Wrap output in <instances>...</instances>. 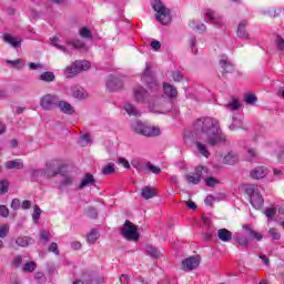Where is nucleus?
<instances>
[{
	"label": "nucleus",
	"mask_w": 284,
	"mask_h": 284,
	"mask_svg": "<svg viewBox=\"0 0 284 284\" xmlns=\"http://www.w3.org/2000/svg\"><path fill=\"white\" fill-rule=\"evenodd\" d=\"M194 131L200 134V139L211 148L225 143V138L221 132L219 120L213 118H200L193 124Z\"/></svg>",
	"instance_id": "obj_1"
},
{
	"label": "nucleus",
	"mask_w": 284,
	"mask_h": 284,
	"mask_svg": "<svg viewBox=\"0 0 284 284\" xmlns=\"http://www.w3.org/2000/svg\"><path fill=\"white\" fill-rule=\"evenodd\" d=\"M243 230H245L246 235L243 233H235L233 235V241L237 243L241 247H250V240L255 239V241H263V234L254 231L250 224H244Z\"/></svg>",
	"instance_id": "obj_2"
},
{
	"label": "nucleus",
	"mask_w": 284,
	"mask_h": 284,
	"mask_svg": "<svg viewBox=\"0 0 284 284\" xmlns=\"http://www.w3.org/2000/svg\"><path fill=\"white\" fill-rule=\"evenodd\" d=\"M131 131L134 134L148 138L159 136L161 134V129H159V126L149 125L141 120H134L131 122Z\"/></svg>",
	"instance_id": "obj_3"
},
{
	"label": "nucleus",
	"mask_w": 284,
	"mask_h": 284,
	"mask_svg": "<svg viewBox=\"0 0 284 284\" xmlns=\"http://www.w3.org/2000/svg\"><path fill=\"white\" fill-rule=\"evenodd\" d=\"M151 6L155 13V20L161 23V26H169L172 23V14L170 10L161 0H152Z\"/></svg>",
	"instance_id": "obj_4"
},
{
	"label": "nucleus",
	"mask_w": 284,
	"mask_h": 284,
	"mask_svg": "<svg viewBox=\"0 0 284 284\" xmlns=\"http://www.w3.org/2000/svg\"><path fill=\"white\" fill-rule=\"evenodd\" d=\"M258 186L257 185H248L245 189V192L247 196H250V203L255 210H261L263 207V203H265V200H263V195L258 193Z\"/></svg>",
	"instance_id": "obj_5"
},
{
	"label": "nucleus",
	"mask_w": 284,
	"mask_h": 284,
	"mask_svg": "<svg viewBox=\"0 0 284 284\" xmlns=\"http://www.w3.org/2000/svg\"><path fill=\"white\" fill-rule=\"evenodd\" d=\"M89 61L75 60L73 63L65 68L64 75L69 79H72V77H77V74H80V72H83V70H89Z\"/></svg>",
	"instance_id": "obj_6"
},
{
	"label": "nucleus",
	"mask_w": 284,
	"mask_h": 284,
	"mask_svg": "<svg viewBox=\"0 0 284 284\" xmlns=\"http://www.w3.org/2000/svg\"><path fill=\"white\" fill-rule=\"evenodd\" d=\"M120 232L126 241H139V239H141L136 226L129 220L124 222Z\"/></svg>",
	"instance_id": "obj_7"
},
{
	"label": "nucleus",
	"mask_w": 284,
	"mask_h": 284,
	"mask_svg": "<svg viewBox=\"0 0 284 284\" xmlns=\"http://www.w3.org/2000/svg\"><path fill=\"white\" fill-rule=\"evenodd\" d=\"M209 172L210 169L206 166H197L195 172L185 175V181L189 184L199 185V183H201V179H204L205 174H209Z\"/></svg>",
	"instance_id": "obj_8"
},
{
	"label": "nucleus",
	"mask_w": 284,
	"mask_h": 284,
	"mask_svg": "<svg viewBox=\"0 0 284 284\" xmlns=\"http://www.w3.org/2000/svg\"><path fill=\"white\" fill-rule=\"evenodd\" d=\"M60 101L59 95L48 93L40 99V108L47 111L54 110V108H59Z\"/></svg>",
	"instance_id": "obj_9"
},
{
	"label": "nucleus",
	"mask_w": 284,
	"mask_h": 284,
	"mask_svg": "<svg viewBox=\"0 0 284 284\" xmlns=\"http://www.w3.org/2000/svg\"><path fill=\"white\" fill-rule=\"evenodd\" d=\"M142 83H145L151 90H156L159 88V83L156 82V78H154V73L150 70V62L145 63V69L142 72L141 77Z\"/></svg>",
	"instance_id": "obj_10"
},
{
	"label": "nucleus",
	"mask_w": 284,
	"mask_h": 284,
	"mask_svg": "<svg viewBox=\"0 0 284 284\" xmlns=\"http://www.w3.org/2000/svg\"><path fill=\"white\" fill-rule=\"evenodd\" d=\"M133 97L136 103H148L150 110H152V102L150 101V94L145 88L138 85L133 89Z\"/></svg>",
	"instance_id": "obj_11"
},
{
	"label": "nucleus",
	"mask_w": 284,
	"mask_h": 284,
	"mask_svg": "<svg viewBox=\"0 0 284 284\" xmlns=\"http://www.w3.org/2000/svg\"><path fill=\"white\" fill-rule=\"evenodd\" d=\"M201 265V256H190L182 261V270L184 272H192Z\"/></svg>",
	"instance_id": "obj_12"
},
{
	"label": "nucleus",
	"mask_w": 284,
	"mask_h": 284,
	"mask_svg": "<svg viewBox=\"0 0 284 284\" xmlns=\"http://www.w3.org/2000/svg\"><path fill=\"white\" fill-rule=\"evenodd\" d=\"M204 17L207 19V23H212L213 26H216V28H221L223 26V18L219 12L207 9L204 13Z\"/></svg>",
	"instance_id": "obj_13"
},
{
	"label": "nucleus",
	"mask_w": 284,
	"mask_h": 284,
	"mask_svg": "<svg viewBox=\"0 0 284 284\" xmlns=\"http://www.w3.org/2000/svg\"><path fill=\"white\" fill-rule=\"evenodd\" d=\"M123 88V81L114 75H109L106 79V89L109 92H116Z\"/></svg>",
	"instance_id": "obj_14"
},
{
	"label": "nucleus",
	"mask_w": 284,
	"mask_h": 284,
	"mask_svg": "<svg viewBox=\"0 0 284 284\" xmlns=\"http://www.w3.org/2000/svg\"><path fill=\"white\" fill-rule=\"evenodd\" d=\"M220 67L222 68L223 74H231V72H234V64H232L230 58L225 54H222L220 58Z\"/></svg>",
	"instance_id": "obj_15"
},
{
	"label": "nucleus",
	"mask_w": 284,
	"mask_h": 284,
	"mask_svg": "<svg viewBox=\"0 0 284 284\" xmlns=\"http://www.w3.org/2000/svg\"><path fill=\"white\" fill-rule=\"evenodd\" d=\"M152 112L158 114H168L170 112H178L176 108H174V102L172 101H163L162 106L159 110H154V106L151 109Z\"/></svg>",
	"instance_id": "obj_16"
},
{
	"label": "nucleus",
	"mask_w": 284,
	"mask_h": 284,
	"mask_svg": "<svg viewBox=\"0 0 284 284\" xmlns=\"http://www.w3.org/2000/svg\"><path fill=\"white\" fill-rule=\"evenodd\" d=\"M71 94L73 99H79V101H85L89 97L88 91H85L81 85L71 87Z\"/></svg>",
	"instance_id": "obj_17"
},
{
	"label": "nucleus",
	"mask_w": 284,
	"mask_h": 284,
	"mask_svg": "<svg viewBox=\"0 0 284 284\" xmlns=\"http://www.w3.org/2000/svg\"><path fill=\"white\" fill-rule=\"evenodd\" d=\"M163 93L168 99H176L179 97V91L168 82L163 83Z\"/></svg>",
	"instance_id": "obj_18"
},
{
	"label": "nucleus",
	"mask_w": 284,
	"mask_h": 284,
	"mask_svg": "<svg viewBox=\"0 0 284 284\" xmlns=\"http://www.w3.org/2000/svg\"><path fill=\"white\" fill-rule=\"evenodd\" d=\"M88 185H94L97 187V180H94V175L92 173H87L81 183L79 184V190H83V187H88Z\"/></svg>",
	"instance_id": "obj_19"
},
{
	"label": "nucleus",
	"mask_w": 284,
	"mask_h": 284,
	"mask_svg": "<svg viewBox=\"0 0 284 284\" xmlns=\"http://www.w3.org/2000/svg\"><path fill=\"white\" fill-rule=\"evenodd\" d=\"M58 108L63 114H74V106H72V104H70L68 101L60 100V102L58 103Z\"/></svg>",
	"instance_id": "obj_20"
},
{
	"label": "nucleus",
	"mask_w": 284,
	"mask_h": 284,
	"mask_svg": "<svg viewBox=\"0 0 284 284\" xmlns=\"http://www.w3.org/2000/svg\"><path fill=\"white\" fill-rule=\"evenodd\" d=\"M250 175L251 179H265V176H267V168L257 166L251 171Z\"/></svg>",
	"instance_id": "obj_21"
},
{
	"label": "nucleus",
	"mask_w": 284,
	"mask_h": 284,
	"mask_svg": "<svg viewBox=\"0 0 284 284\" xmlns=\"http://www.w3.org/2000/svg\"><path fill=\"white\" fill-rule=\"evenodd\" d=\"M158 195L156 189L152 186H144L141 191L142 199H145V201H150V199H154V196Z\"/></svg>",
	"instance_id": "obj_22"
},
{
	"label": "nucleus",
	"mask_w": 284,
	"mask_h": 284,
	"mask_svg": "<svg viewBox=\"0 0 284 284\" xmlns=\"http://www.w3.org/2000/svg\"><path fill=\"white\" fill-rule=\"evenodd\" d=\"M3 41L4 43L11 45V48H21V40H18L14 36L10 33L3 34Z\"/></svg>",
	"instance_id": "obj_23"
},
{
	"label": "nucleus",
	"mask_w": 284,
	"mask_h": 284,
	"mask_svg": "<svg viewBox=\"0 0 284 284\" xmlns=\"http://www.w3.org/2000/svg\"><path fill=\"white\" fill-rule=\"evenodd\" d=\"M217 239L222 241L223 243H230V241L233 239L232 232L227 229H220L217 231Z\"/></svg>",
	"instance_id": "obj_24"
},
{
	"label": "nucleus",
	"mask_w": 284,
	"mask_h": 284,
	"mask_svg": "<svg viewBox=\"0 0 284 284\" xmlns=\"http://www.w3.org/2000/svg\"><path fill=\"white\" fill-rule=\"evenodd\" d=\"M229 128H230V130H247V128H245V123H243V119L241 116H233L232 123Z\"/></svg>",
	"instance_id": "obj_25"
},
{
	"label": "nucleus",
	"mask_w": 284,
	"mask_h": 284,
	"mask_svg": "<svg viewBox=\"0 0 284 284\" xmlns=\"http://www.w3.org/2000/svg\"><path fill=\"white\" fill-rule=\"evenodd\" d=\"M245 28H247V20H243L239 23L237 37L240 39H250V34H247V31L245 30Z\"/></svg>",
	"instance_id": "obj_26"
},
{
	"label": "nucleus",
	"mask_w": 284,
	"mask_h": 284,
	"mask_svg": "<svg viewBox=\"0 0 284 284\" xmlns=\"http://www.w3.org/2000/svg\"><path fill=\"white\" fill-rule=\"evenodd\" d=\"M223 163H225V165H236V163H239V154L235 152H229L224 156Z\"/></svg>",
	"instance_id": "obj_27"
},
{
	"label": "nucleus",
	"mask_w": 284,
	"mask_h": 284,
	"mask_svg": "<svg viewBox=\"0 0 284 284\" xmlns=\"http://www.w3.org/2000/svg\"><path fill=\"white\" fill-rule=\"evenodd\" d=\"M67 45H72L74 48V50H83L85 48V42H83V40L81 39H70L68 38L65 40Z\"/></svg>",
	"instance_id": "obj_28"
},
{
	"label": "nucleus",
	"mask_w": 284,
	"mask_h": 284,
	"mask_svg": "<svg viewBox=\"0 0 284 284\" xmlns=\"http://www.w3.org/2000/svg\"><path fill=\"white\" fill-rule=\"evenodd\" d=\"M195 148L202 156H204L205 159H210V150H207L206 144H203V142H201V141H196Z\"/></svg>",
	"instance_id": "obj_29"
},
{
	"label": "nucleus",
	"mask_w": 284,
	"mask_h": 284,
	"mask_svg": "<svg viewBox=\"0 0 284 284\" xmlns=\"http://www.w3.org/2000/svg\"><path fill=\"white\" fill-rule=\"evenodd\" d=\"M4 166L7 170H23V162L21 160H12L6 162Z\"/></svg>",
	"instance_id": "obj_30"
},
{
	"label": "nucleus",
	"mask_w": 284,
	"mask_h": 284,
	"mask_svg": "<svg viewBox=\"0 0 284 284\" xmlns=\"http://www.w3.org/2000/svg\"><path fill=\"white\" fill-rule=\"evenodd\" d=\"M124 110L129 116H141V111H139V109L133 104H125Z\"/></svg>",
	"instance_id": "obj_31"
},
{
	"label": "nucleus",
	"mask_w": 284,
	"mask_h": 284,
	"mask_svg": "<svg viewBox=\"0 0 284 284\" xmlns=\"http://www.w3.org/2000/svg\"><path fill=\"white\" fill-rule=\"evenodd\" d=\"M189 26L192 28V30H196L197 32H205V30H207V27H205L204 23L196 20L190 21Z\"/></svg>",
	"instance_id": "obj_32"
},
{
	"label": "nucleus",
	"mask_w": 284,
	"mask_h": 284,
	"mask_svg": "<svg viewBox=\"0 0 284 284\" xmlns=\"http://www.w3.org/2000/svg\"><path fill=\"white\" fill-rule=\"evenodd\" d=\"M54 79H57V77L52 71H47L39 75V80L44 81V83H52Z\"/></svg>",
	"instance_id": "obj_33"
},
{
	"label": "nucleus",
	"mask_w": 284,
	"mask_h": 284,
	"mask_svg": "<svg viewBox=\"0 0 284 284\" xmlns=\"http://www.w3.org/2000/svg\"><path fill=\"white\" fill-rule=\"evenodd\" d=\"M57 174H61V168H59L57 171H54L50 168V164L47 165V169L41 172V176H48V179H52V178L57 176Z\"/></svg>",
	"instance_id": "obj_34"
},
{
	"label": "nucleus",
	"mask_w": 284,
	"mask_h": 284,
	"mask_svg": "<svg viewBox=\"0 0 284 284\" xmlns=\"http://www.w3.org/2000/svg\"><path fill=\"white\" fill-rule=\"evenodd\" d=\"M60 42L61 40H59V38H51V45H53V48H57L58 50H61V52H63L64 54H68L70 51L68 50V48H65V45L60 44Z\"/></svg>",
	"instance_id": "obj_35"
},
{
	"label": "nucleus",
	"mask_w": 284,
	"mask_h": 284,
	"mask_svg": "<svg viewBox=\"0 0 284 284\" xmlns=\"http://www.w3.org/2000/svg\"><path fill=\"white\" fill-rule=\"evenodd\" d=\"M132 168L136 169V172H141L143 174H146V164L139 160H132L131 161Z\"/></svg>",
	"instance_id": "obj_36"
},
{
	"label": "nucleus",
	"mask_w": 284,
	"mask_h": 284,
	"mask_svg": "<svg viewBox=\"0 0 284 284\" xmlns=\"http://www.w3.org/2000/svg\"><path fill=\"white\" fill-rule=\"evenodd\" d=\"M145 251L146 254H149V256H152L153 258H160L161 256V251L152 245H148Z\"/></svg>",
	"instance_id": "obj_37"
},
{
	"label": "nucleus",
	"mask_w": 284,
	"mask_h": 284,
	"mask_svg": "<svg viewBox=\"0 0 284 284\" xmlns=\"http://www.w3.org/2000/svg\"><path fill=\"white\" fill-rule=\"evenodd\" d=\"M8 65H11L12 68H16L17 70H21L26 65V62L21 59L17 60H7Z\"/></svg>",
	"instance_id": "obj_38"
},
{
	"label": "nucleus",
	"mask_w": 284,
	"mask_h": 284,
	"mask_svg": "<svg viewBox=\"0 0 284 284\" xmlns=\"http://www.w3.org/2000/svg\"><path fill=\"white\" fill-rule=\"evenodd\" d=\"M99 240V231L97 229H93L87 236L88 243L94 244Z\"/></svg>",
	"instance_id": "obj_39"
},
{
	"label": "nucleus",
	"mask_w": 284,
	"mask_h": 284,
	"mask_svg": "<svg viewBox=\"0 0 284 284\" xmlns=\"http://www.w3.org/2000/svg\"><path fill=\"white\" fill-rule=\"evenodd\" d=\"M30 241H32L31 237L22 236V237H18L16 240V243L17 245H19V247H28V245H30Z\"/></svg>",
	"instance_id": "obj_40"
},
{
	"label": "nucleus",
	"mask_w": 284,
	"mask_h": 284,
	"mask_svg": "<svg viewBox=\"0 0 284 284\" xmlns=\"http://www.w3.org/2000/svg\"><path fill=\"white\" fill-rule=\"evenodd\" d=\"M204 181H205V185L207 187H216V185H219V183H221V181H219V179H216L214 176L205 178Z\"/></svg>",
	"instance_id": "obj_41"
},
{
	"label": "nucleus",
	"mask_w": 284,
	"mask_h": 284,
	"mask_svg": "<svg viewBox=\"0 0 284 284\" xmlns=\"http://www.w3.org/2000/svg\"><path fill=\"white\" fill-rule=\"evenodd\" d=\"M84 212L89 219H99V211L94 206L87 207Z\"/></svg>",
	"instance_id": "obj_42"
},
{
	"label": "nucleus",
	"mask_w": 284,
	"mask_h": 284,
	"mask_svg": "<svg viewBox=\"0 0 284 284\" xmlns=\"http://www.w3.org/2000/svg\"><path fill=\"white\" fill-rule=\"evenodd\" d=\"M79 34L82 39H92V31L88 29L87 27H82L79 30Z\"/></svg>",
	"instance_id": "obj_43"
},
{
	"label": "nucleus",
	"mask_w": 284,
	"mask_h": 284,
	"mask_svg": "<svg viewBox=\"0 0 284 284\" xmlns=\"http://www.w3.org/2000/svg\"><path fill=\"white\" fill-rule=\"evenodd\" d=\"M34 270H37V262H28L23 265L22 267V272H34Z\"/></svg>",
	"instance_id": "obj_44"
},
{
	"label": "nucleus",
	"mask_w": 284,
	"mask_h": 284,
	"mask_svg": "<svg viewBox=\"0 0 284 284\" xmlns=\"http://www.w3.org/2000/svg\"><path fill=\"white\" fill-rule=\"evenodd\" d=\"M146 172H152V174H161V168L152 164L151 162H148Z\"/></svg>",
	"instance_id": "obj_45"
},
{
	"label": "nucleus",
	"mask_w": 284,
	"mask_h": 284,
	"mask_svg": "<svg viewBox=\"0 0 284 284\" xmlns=\"http://www.w3.org/2000/svg\"><path fill=\"white\" fill-rule=\"evenodd\" d=\"M244 101L247 105H254V103L257 101V98L256 95L248 93L245 95Z\"/></svg>",
	"instance_id": "obj_46"
},
{
	"label": "nucleus",
	"mask_w": 284,
	"mask_h": 284,
	"mask_svg": "<svg viewBox=\"0 0 284 284\" xmlns=\"http://www.w3.org/2000/svg\"><path fill=\"white\" fill-rule=\"evenodd\" d=\"M114 172H115V170H114V164H109V165H106V166H104V168L102 169V174H103L104 176H108V175H110V174H114Z\"/></svg>",
	"instance_id": "obj_47"
},
{
	"label": "nucleus",
	"mask_w": 284,
	"mask_h": 284,
	"mask_svg": "<svg viewBox=\"0 0 284 284\" xmlns=\"http://www.w3.org/2000/svg\"><path fill=\"white\" fill-rule=\"evenodd\" d=\"M268 234L273 237V241H281V233L275 227L270 229Z\"/></svg>",
	"instance_id": "obj_48"
},
{
	"label": "nucleus",
	"mask_w": 284,
	"mask_h": 284,
	"mask_svg": "<svg viewBox=\"0 0 284 284\" xmlns=\"http://www.w3.org/2000/svg\"><path fill=\"white\" fill-rule=\"evenodd\" d=\"M10 232V226L8 224H3L0 226V239H6L8 233Z\"/></svg>",
	"instance_id": "obj_49"
},
{
	"label": "nucleus",
	"mask_w": 284,
	"mask_h": 284,
	"mask_svg": "<svg viewBox=\"0 0 284 284\" xmlns=\"http://www.w3.org/2000/svg\"><path fill=\"white\" fill-rule=\"evenodd\" d=\"M8 187H10V183L7 180L0 181V194H6L8 192Z\"/></svg>",
	"instance_id": "obj_50"
},
{
	"label": "nucleus",
	"mask_w": 284,
	"mask_h": 284,
	"mask_svg": "<svg viewBox=\"0 0 284 284\" xmlns=\"http://www.w3.org/2000/svg\"><path fill=\"white\" fill-rule=\"evenodd\" d=\"M171 77L173 81H175V83H181V81H183V73H181L180 71L172 72Z\"/></svg>",
	"instance_id": "obj_51"
},
{
	"label": "nucleus",
	"mask_w": 284,
	"mask_h": 284,
	"mask_svg": "<svg viewBox=\"0 0 284 284\" xmlns=\"http://www.w3.org/2000/svg\"><path fill=\"white\" fill-rule=\"evenodd\" d=\"M0 216H2V219H8V216H10V210L8 206L0 205Z\"/></svg>",
	"instance_id": "obj_52"
},
{
	"label": "nucleus",
	"mask_w": 284,
	"mask_h": 284,
	"mask_svg": "<svg viewBox=\"0 0 284 284\" xmlns=\"http://www.w3.org/2000/svg\"><path fill=\"white\" fill-rule=\"evenodd\" d=\"M190 48H191V52H193V54H196V52H199V49H196V38H194V37L190 38Z\"/></svg>",
	"instance_id": "obj_53"
},
{
	"label": "nucleus",
	"mask_w": 284,
	"mask_h": 284,
	"mask_svg": "<svg viewBox=\"0 0 284 284\" xmlns=\"http://www.w3.org/2000/svg\"><path fill=\"white\" fill-rule=\"evenodd\" d=\"M275 43H276L277 50H281L283 52V50H284V39H283V37L277 36L276 40H275Z\"/></svg>",
	"instance_id": "obj_54"
},
{
	"label": "nucleus",
	"mask_w": 284,
	"mask_h": 284,
	"mask_svg": "<svg viewBox=\"0 0 284 284\" xmlns=\"http://www.w3.org/2000/svg\"><path fill=\"white\" fill-rule=\"evenodd\" d=\"M264 214L268 219H274V216H276V209H274V207L266 209L264 211Z\"/></svg>",
	"instance_id": "obj_55"
},
{
	"label": "nucleus",
	"mask_w": 284,
	"mask_h": 284,
	"mask_svg": "<svg viewBox=\"0 0 284 284\" xmlns=\"http://www.w3.org/2000/svg\"><path fill=\"white\" fill-rule=\"evenodd\" d=\"M229 110L236 111L239 108H241V103H239V100H233L227 105Z\"/></svg>",
	"instance_id": "obj_56"
},
{
	"label": "nucleus",
	"mask_w": 284,
	"mask_h": 284,
	"mask_svg": "<svg viewBox=\"0 0 284 284\" xmlns=\"http://www.w3.org/2000/svg\"><path fill=\"white\" fill-rule=\"evenodd\" d=\"M72 183H73L72 178L67 176V178H64V180L61 181L60 187H68V186L72 185Z\"/></svg>",
	"instance_id": "obj_57"
},
{
	"label": "nucleus",
	"mask_w": 284,
	"mask_h": 284,
	"mask_svg": "<svg viewBox=\"0 0 284 284\" xmlns=\"http://www.w3.org/2000/svg\"><path fill=\"white\" fill-rule=\"evenodd\" d=\"M40 217H41V209L38 205H36L33 214H32V219H33L34 223H37V220Z\"/></svg>",
	"instance_id": "obj_58"
},
{
	"label": "nucleus",
	"mask_w": 284,
	"mask_h": 284,
	"mask_svg": "<svg viewBox=\"0 0 284 284\" xmlns=\"http://www.w3.org/2000/svg\"><path fill=\"white\" fill-rule=\"evenodd\" d=\"M34 278L37 283H45V274H43L42 272H37Z\"/></svg>",
	"instance_id": "obj_59"
},
{
	"label": "nucleus",
	"mask_w": 284,
	"mask_h": 284,
	"mask_svg": "<svg viewBox=\"0 0 284 284\" xmlns=\"http://www.w3.org/2000/svg\"><path fill=\"white\" fill-rule=\"evenodd\" d=\"M49 252H53V254L59 256V254H60L59 245L55 242L51 243L50 246H49Z\"/></svg>",
	"instance_id": "obj_60"
},
{
	"label": "nucleus",
	"mask_w": 284,
	"mask_h": 284,
	"mask_svg": "<svg viewBox=\"0 0 284 284\" xmlns=\"http://www.w3.org/2000/svg\"><path fill=\"white\" fill-rule=\"evenodd\" d=\"M247 156H248V161H252V159H256V156H258L256 149H248Z\"/></svg>",
	"instance_id": "obj_61"
},
{
	"label": "nucleus",
	"mask_w": 284,
	"mask_h": 284,
	"mask_svg": "<svg viewBox=\"0 0 284 284\" xmlns=\"http://www.w3.org/2000/svg\"><path fill=\"white\" fill-rule=\"evenodd\" d=\"M21 207V201L19 199H13L11 202V210H19Z\"/></svg>",
	"instance_id": "obj_62"
},
{
	"label": "nucleus",
	"mask_w": 284,
	"mask_h": 284,
	"mask_svg": "<svg viewBox=\"0 0 284 284\" xmlns=\"http://www.w3.org/2000/svg\"><path fill=\"white\" fill-rule=\"evenodd\" d=\"M21 263H23V257L18 255L13 258V265L14 267H21Z\"/></svg>",
	"instance_id": "obj_63"
},
{
	"label": "nucleus",
	"mask_w": 284,
	"mask_h": 284,
	"mask_svg": "<svg viewBox=\"0 0 284 284\" xmlns=\"http://www.w3.org/2000/svg\"><path fill=\"white\" fill-rule=\"evenodd\" d=\"M120 283L121 284H129L130 283V276H128V274H122L120 276Z\"/></svg>",
	"instance_id": "obj_64"
}]
</instances>
